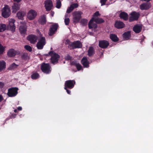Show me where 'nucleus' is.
<instances>
[{"mask_svg":"<svg viewBox=\"0 0 153 153\" xmlns=\"http://www.w3.org/2000/svg\"><path fill=\"white\" fill-rule=\"evenodd\" d=\"M81 63L84 68H88L89 67V62L86 57H84L81 60Z\"/></svg>","mask_w":153,"mask_h":153,"instance_id":"nucleus-16","label":"nucleus"},{"mask_svg":"<svg viewBox=\"0 0 153 153\" xmlns=\"http://www.w3.org/2000/svg\"><path fill=\"white\" fill-rule=\"evenodd\" d=\"M72 64L76 66L77 70L79 71L82 69V65L79 63H77L74 62H72Z\"/></svg>","mask_w":153,"mask_h":153,"instance_id":"nucleus-31","label":"nucleus"},{"mask_svg":"<svg viewBox=\"0 0 153 153\" xmlns=\"http://www.w3.org/2000/svg\"><path fill=\"white\" fill-rule=\"evenodd\" d=\"M70 21V19L69 18H65L64 20L65 25H68Z\"/></svg>","mask_w":153,"mask_h":153,"instance_id":"nucleus-40","label":"nucleus"},{"mask_svg":"<svg viewBox=\"0 0 153 153\" xmlns=\"http://www.w3.org/2000/svg\"><path fill=\"white\" fill-rule=\"evenodd\" d=\"M70 6L71 7H72V9H74L75 8L77 7L78 6V5L77 3H74L71 5Z\"/></svg>","mask_w":153,"mask_h":153,"instance_id":"nucleus-41","label":"nucleus"},{"mask_svg":"<svg viewBox=\"0 0 153 153\" xmlns=\"http://www.w3.org/2000/svg\"><path fill=\"white\" fill-rule=\"evenodd\" d=\"M39 22L41 25H44L46 24V16L45 15H42L39 20Z\"/></svg>","mask_w":153,"mask_h":153,"instance_id":"nucleus-25","label":"nucleus"},{"mask_svg":"<svg viewBox=\"0 0 153 153\" xmlns=\"http://www.w3.org/2000/svg\"><path fill=\"white\" fill-rule=\"evenodd\" d=\"M114 26L117 28L120 29L124 27L125 26V25L122 22L120 21H117L115 22Z\"/></svg>","mask_w":153,"mask_h":153,"instance_id":"nucleus-20","label":"nucleus"},{"mask_svg":"<svg viewBox=\"0 0 153 153\" xmlns=\"http://www.w3.org/2000/svg\"><path fill=\"white\" fill-rule=\"evenodd\" d=\"M72 57L69 55H67L65 57L66 59L68 60H71V59Z\"/></svg>","mask_w":153,"mask_h":153,"instance_id":"nucleus-46","label":"nucleus"},{"mask_svg":"<svg viewBox=\"0 0 153 153\" xmlns=\"http://www.w3.org/2000/svg\"><path fill=\"white\" fill-rule=\"evenodd\" d=\"M27 27L25 24H23L20 25L19 30L21 34H25L27 31Z\"/></svg>","mask_w":153,"mask_h":153,"instance_id":"nucleus-22","label":"nucleus"},{"mask_svg":"<svg viewBox=\"0 0 153 153\" xmlns=\"http://www.w3.org/2000/svg\"><path fill=\"white\" fill-rule=\"evenodd\" d=\"M17 52V51H15L14 49H11L8 51L7 55L9 57H14L16 55Z\"/></svg>","mask_w":153,"mask_h":153,"instance_id":"nucleus-21","label":"nucleus"},{"mask_svg":"<svg viewBox=\"0 0 153 153\" xmlns=\"http://www.w3.org/2000/svg\"><path fill=\"white\" fill-rule=\"evenodd\" d=\"M20 4L18 3H14L12 6V13H15L20 9Z\"/></svg>","mask_w":153,"mask_h":153,"instance_id":"nucleus-19","label":"nucleus"},{"mask_svg":"<svg viewBox=\"0 0 153 153\" xmlns=\"http://www.w3.org/2000/svg\"><path fill=\"white\" fill-rule=\"evenodd\" d=\"M51 68L49 63H42L41 66V69L42 72L47 74L51 72Z\"/></svg>","mask_w":153,"mask_h":153,"instance_id":"nucleus-5","label":"nucleus"},{"mask_svg":"<svg viewBox=\"0 0 153 153\" xmlns=\"http://www.w3.org/2000/svg\"><path fill=\"white\" fill-rule=\"evenodd\" d=\"M58 27V25L57 24L51 25L49 29V35L51 36L54 34L55 32L57 30Z\"/></svg>","mask_w":153,"mask_h":153,"instance_id":"nucleus-10","label":"nucleus"},{"mask_svg":"<svg viewBox=\"0 0 153 153\" xmlns=\"http://www.w3.org/2000/svg\"><path fill=\"white\" fill-rule=\"evenodd\" d=\"M16 114H13L12 115V116L13 118H15L16 116Z\"/></svg>","mask_w":153,"mask_h":153,"instance_id":"nucleus-51","label":"nucleus"},{"mask_svg":"<svg viewBox=\"0 0 153 153\" xmlns=\"http://www.w3.org/2000/svg\"><path fill=\"white\" fill-rule=\"evenodd\" d=\"M46 43L45 38L44 37H41L36 44V47L37 48L40 50L42 49Z\"/></svg>","mask_w":153,"mask_h":153,"instance_id":"nucleus-7","label":"nucleus"},{"mask_svg":"<svg viewBox=\"0 0 153 153\" xmlns=\"http://www.w3.org/2000/svg\"><path fill=\"white\" fill-rule=\"evenodd\" d=\"M68 14H66V15H65V17H66H66H68Z\"/></svg>","mask_w":153,"mask_h":153,"instance_id":"nucleus-53","label":"nucleus"},{"mask_svg":"<svg viewBox=\"0 0 153 153\" xmlns=\"http://www.w3.org/2000/svg\"><path fill=\"white\" fill-rule=\"evenodd\" d=\"M66 44L69 45L68 47L71 50L81 48L82 47V43L79 41H75L71 42L69 40L67 39L66 41Z\"/></svg>","mask_w":153,"mask_h":153,"instance_id":"nucleus-2","label":"nucleus"},{"mask_svg":"<svg viewBox=\"0 0 153 153\" xmlns=\"http://www.w3.org/2000/svg\"><path fill=\"white\" fill-rule=\"evenodd\" d=\"M142 30V26L139 24L135 25L133 27V30L136 33H140Z\"/></svg>","mask_w":153,"mask_h":153,"instance_id":"nucleus-18","label":"nucleus"},{"mask_svg":"<svg viewBox=\"0 0 153 153\" xmlns=\"http://www.w3.org/2000/svg\"><path fill=\"white\" fill-rule=\"evenodd\" d=\"M94 18H92L89 21L88 23V27L89 29L94 28H96L97 27V25L96 24L93 23Z\"/></svg>","mask_w":153,"mask_h":153,"instance_id":"nucleus-26","label":"nucleus"},{"mask_svg":"<svg viewBox=\"0 0 153 153\" xmlns=\"http://www.w3.org/2000/svg\"><path fill=\"white\" fill-rule=\"evenodd\" d=\"M100 14L99 13V11H97L93 15V18H96V17L100 16Z\"/></svg>","mask_w":153,"mask_h":153,"instance_id":"nucleus-43","label":"nucleus"},{"mask_svg":"<svg viewBox=\"0 0 153 153\" xmlns=\"http://www.w3.org/2000/svg\"><path fill=\"white\" fill-rule=\"evenodd\" d=\"M25 48L29 52H31L32 51V48L29 45H25L24 46Z\"/></svg>","mask_w":153,"mask_h":153,"instance_id":"nucleus-39","label":"nucleus"},{"mask_svg":"<svg viewBox=\"0 0 153 153\" xmlns=\"http://www.w3.org/2000/svg\"><path fill=\"white\" fill-rule=\"evenodd\" d=\"M15 22V20L14 19H10L9 21V24L7 26L8 29L13 32L15 31L16 29V27L14 25Z\"/></svg>","mask_w":153,"mask_h":153,"instance_id":"nucleus-11","label":"nucleus"},{"mask_svg":"<svg viewBox=\"0 0 153 153\" xmlns=\"http://www.w3.org/2000/svg\"><path fill=\"white\" fill-rule=\"evenodd\" d=\"M110 38L114 42H116L118 41L119 39L117 35L114 34H111L110 35Z\"/></svg>","mask_w":153,"mask_h":153,"instance_id":"nucleus-27","label":"nucleus"},{"mask_svg":"<svg viewBox=\"0 0 153 153\" xmlns=\"http://www.w3.org/2000/svg\"><path fill=\"white\" fill-rule=\"evenodd\" d=\"M4 85V83L2 82H0V88H3Z\"/></svg>","mask_w":153,"mask_h":153,"instance_id":"nucleus-47","label":"nucleus"},{"mask_svg":"<svg viewBox=\"0 0 153 153\" xmlns=\"http://www.w3.org/2000/svg\"><path fill=\"white\" fill-rule=\"evenodd\" d=\"M73 9H72V7H71V6H70V7H68V8L67 9L66 12L68 13H70L73 10Z\"/></svg>","mask_w":153,"mask_h":153,"instance_id":"nucleus-44","label":"nucleus"},{"mask_svg":"<svg viewBox=\"0 0 153 153\" xmlns=\"http://www.w3.org/2000/svg\"><path fill=\"white\" fill-rule=\"evenodd\" d=\"M14 112H15V113H17V112H18L17 110V109H15L14 110Z\"/></svg>","mask_w":153,"mask_h":153,"instance_id":"nucleus-52","label":"nucleus"},{"mask_svg":"<svg viewBox=\"0 0 153 153\" xmlns=\"http://www.w3.org/2000/svg\"><path fill=\"white\" fill-rule=\"evenodd\" d=\"M94 19L93 21L95 22L97 24H100L103 23L104 22V21L102 18H94Z\"/></svg>","mask_w":153,"mask_h":153,"instance_id":"nucleus-33","label":"nucleus"},{"mask_svg":"<svg viewBox=\"0 0 153 153\" xmlns=\"http://www.w3.org/2000/svg\"><path fill=\"white\" fill-rule=\"evenodd\" d=\"M25 13L22 12H19L17 13V16L19 19L22 20L24 16Z\"/></svg>","mask_w":153,"mask_h":153,"instance_id":"nucleus-32","label":"nucleus"},{"mask_svg":"<svg viewBox=\"0 0 153 153\" xmlns=\"http://www.w3.org/2000/svg\"><path fill=\"white\" fill-rule=\"evenodd\" d=\"M2 16L4 18H8L11 14V10L9 6L5 5L1 10Z\"/></svg>","mask_w":153,"mask_h":153,"instance_id":"nucleus-3","label":"nucleus"},{"mask_svg":"<svg viewBox=\"0 0 153 153\" xmlns=\"http://www.w3.org/2000/svg\"><path fill=\"white\" fill-rule=\"evenodd\" d=\"M37 13L34 10H30L27 14V17L28 19L30 20L33 19L37 15Z\"/></svg>","mask_w":153,"mask_h":153,"instance_id":"nucleus-14","label":"nucleus"},{"mask_svg":"<svg viewBox=\"0 0 153 153\" xmlns=\"http://www.w3.org/2000/svg\"><path fill=\"white\" fill-rule=\"evenodd\" d=\"M82 12L80 11H74L72 13L73 21L74 23H78L79 22L82 18Z\"/></svg>","mask_w":153,"mask_h":153,"instance_id":"nucleus-4","label":"nucleus"},{"mask_svg":"<svg viewBox=\"0 0 153 153\" xmlns=\"http://www.w3.org/2000/svg\"><path fill=\"white\" fill-rule=\"evenodd\" d=\"M64 89L66 91V92H67V93L69 94H71V91L70 90L68 89V88H67L66 87H64Z\"/></svg>","mask_w":153,"mask_h":153,"instance_id":"nucleus-45","label":"nucleus"},{"mask_svg":"<svg viewBox=\"0 0 153 153\" xmlns=\"http://www.w3.org/2000/svg\"><path fill=\"white\" fill-rule=\"evenodd\" d=\"M140 16L139 13H137L135 11H133L131 13V16L129 19V22H131L135 21L137 20Z\"/></svg>","mask_w":153,"mask_h":153,"instance_id":"nucleus-8","label":"nucleus"},{"mask_svg":"<svg viewBox=\"0 0 153 153\" xmlns=\"http://www.w3.org/2000/svg\"><path fill=\"white\" fill-rule=\"evenodd\" d=\"M37 37L35 35H29L27 37V39L30 42V43L34 44L37 40Z\"/></svg>","mask_w":153,"mask_h":153,"instance_id":"nucleus-15","label":"nucleus"},{"mask_svg":"<svg viewBox=\"0 0 153 153\" xmlns=\"http://www.w3.org/2000/svg\"><path fill=\"white\" fill-rule=\"evenodd\" d=\"M88 55L89 56H92L94 55L95 53V51L92 47H89L88 51Z\"/></svg>","mask_w":153,"mask_h":153,"instance_id":"nucleus-28","label":"nucleus"},{"mask_svg":"<svg viewBox=\"0 0 153 153\" xmlns=\"http://www.w3.org/2000/svg\"><path fill=\"white\" fill-rule=\"evenodd\" d=\"M81 23L83 25H86L87 23V20L85 19H83L81 21Z\"/></svg>","mask_w":153,"mask_h":153,"instance_id":"nucleus-42","label":"nucleus"},{"mask_svg":"<svg viewBox=\"0 0 153 153\" xmlns=\"http://www.w3.org/2000/svg\"><path fill=\"white\" fill-rule=\"evenodd\" d=\"M76 84V82L74 80H69L65 81V87L68 88L69 89L73 88Z\"/></svg>","mask_w":153,"mask_h":153,"instance_id":"nucleus-9","label":"nucleus"},{"mask_svg":"<svg viewBox=\"0 0 153 153\" xmlns=\"http://www.w3.org/2000/svg\"><path fill=\"white\" fill-rule=\"evenodd\" d=\"M123 38L126 40H128L131 38V31H128L124 32L123 35Z\"/></svg>","mask_w":153,"mask_h":153,"instance_id":"nucleus-23","label":"nucleus"},{"mask_svg":"<svg viewBox=\"0 0 153 153\" xmlns=\"http://www.w3.org/2000/svg\"><path fill=\"white\" fill-rule=\"evenodd\" d=\"M6 62L3 60L0 61V72L1 71L6 68Z\"/></svg>","mask_w":153,"mask_h":153,"instance_id":"nucleus-30","label":"nucleus"},{"mask_svg":"<svg viewBox=\"0 0 153 153\" xmlns=\"http://www.w3.org/2000/svg\"><path fill=\"white\" fill-rule=\"evenodd\" d=\"M61 0H56V7L58 9L61 7Z\"/></svg>","mask_w":153,"mask_h":153,"instance_id":"nucleus-37","label":"nucleus"},{"mask_svg":"<svg viewBox=\"0 0 153 153\" xmlns=\"http://www.w3.org/2000/svg\"><path fill=\"white\" fill-rule=\"evenodd\" d=\"M18 66V65L16 64L15 63H13L10 65V68L11 69H13L16 68Z\"/></svg>","mask_w":153,"mask_h":153,"instance_id":"nucleus-38","label":"nucleus"},{"mask_svg":"<svg viewBox=\"0 0 153 153\" xmlns=\"http://www.w3.org/2000/svg\"><path fill=\"white\" fill-rule=\"evenodd\" d=\"M6 48L5 46H3L1 44H0V54L1 55L3 54Z\"/></svg>","mask_w":153,"mask_h":153,"instance_id":"nucleus-35","label":"nucleus"},{"mask_svg":"<svg viewBox=\"0 0 153 153\" xmlns=\"http://www.w3.org/2000/svg\"><path fill=\"white\" fill-rule=\"evenodd\" d=\"M151 6L150 3H144L140 5V8L141 10H147L149 9Z\"/></svg>","mask_w":153,"mask_h":153,"instance_id":"nucleus-17","label":"nucleus"},{"mask_svg":"<svg viewBox=\"0 0 153 153\" xmlns=\"http://www.w3.org/2000/svg\"><path fill=\"white\" fill-rule=\"evenodd\" d=\"M22 59L26 61L29 59V56L28 53L26 52L23 53L21 55Z\"/></svg>","mask_w":153,"mask_h":153,"instance_id":"nucleus-29","label":"nucleus"},{"mask_svg":"<svg viewBox=\"0 0 153 153\" xmlns=\"http://www.w3.org/2000/svg\"><path fill=\"white\" fill-rule=\"evenodd\" d=\"M119 17L121 19L125 21H127L128 19V14L124 12H121L119 15Z\"/></svg>","mask_w":153,"mask_h":153,"instance_id":"nucleus-24","label":"nucleus"},{"mask_svg":"<svg viewBox=\"0 0 153 153\" xmlns=\"http://www.w3.org/2000/svg\"><path fill=\"white\" fill-rule=\"evenodd\" d=\"M31 77L33 79H36L39 78V75L38 73L36 72H35L32 74Z\"/></svg>","mask_w":153,"mask_h":153,"instance_id":"nucleus-34","label":"nucleus"},{"mask_svg":"<svg viewBox=\"0 0 153 153\" xmlns=\"http://www.w3.org/2000/svg\"><path fill=\"white\" fill-rule=\"evenodd\" d=\"M21 0H13L14 2H16L17 3H19L21 1Z\"/></svg>","mask_w":153,"mask_h":153,"instance_id":"nucleus-50","label":"nucleus"},{"mask_svg":"<svg viewBox=\"0 0 153 153\" xmlns=\"http://www.w3.org/2000/svg\"><path fill=\"white\" fill-rule=\"evenodd\" d=\"M6 29V27L5 24H0V32L4 31Z\"/></svg>","mask_w":153,"mask_h":153,"instance_id":"nucleus-36","label":"nucleus"},{"mask_svg":"<svg viewBox=\"0 0 153 153\" xmlns=\"http://www.w3.org/2000/svg\"><path fill=\"white\" fill-rule=\"evenodd\" d=\"M17 109L19 111H21L22 109V108L21 107L19 106L17 108Z\"/></svg>","mask_w":153,"mask_h":153,"instance_id":"nucleus-49","label":"nucleus"},{"mask_svg":"<svg viewBox=\"0 0 153 153\" xmlns=\"http://www.w3.org/2000/svg\"><path fill=\"white\" fill-rule=\"evenodd\" d=\"M109 45V43L108 41L105 40H102L99 41V46L103 49H105L108 47Z\"/></svg>","mask_w":153,"mask_h":153,"instance_id":"nucleus-13","label":"nucleus"},{"mask_svg":"<svg viewBox=\"0 0 153 153\" xmlns=\"http://www.w3.org/2000/svg\"><path fill=\"white\" fill-rule=\"evenodd\" d=\"M19 89L17 87H11L8 90L7 95L10 97L16 96L18 94Z\"/></svg>","mask_w":153,"mask_h":153,"instance_id":"nucleus-6","label":"nucleus"},{"mask_svg":"<svg viewBox=\"0 0 153 153\" xmlns=\"http://www.w3.org/2000/svg\"><path fill=\"white\" fill-rule=\"evenodd\" d=\"M43 55L47 56H51V62L53 65L58 63L59 59L60 57V56L58 54L53 51H50L48 54H44Z\"/></svg>","mask_w":153,"mask_h":153,"instance_id":"nucleus-1","label":"nucleus"},{"mask_svg":"<svg viewBox=\"0 0 153 153\" xmlns=\"http://www.w3.org/2000/svg\"><path fill=\"white\" fill-rule=\"evenodd\" d=\"M4 99V98L1 95H0V102L2 101Z\"/></svg>","mask_w":153,"mask_h":153,"instance_id":"nucleus-48","label":"nucleus"},{"mask_svg":"<svg viewBox=\"0 0 153 153\" xmlns=\"http://www.w3.org/2000/svg\"><path fill=\"white\" fill-rule=\"evenodd\" d=\"M45 7L47 11L50 10L53 7L52 1L51 0H46L44 2Z\"/></svg>","mask_w":153,"mask_h":153,"instance_id":"nucleus-12","label":"nucleus"}]
</instances>
